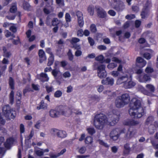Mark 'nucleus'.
Here are the masks:
<instances>
[{
	"label": "nucleus",
	"mask_w": 158,
	"mask_h": 158,
	"mask_svg": "<svg viewBox=\"0 0 158 158\" xmlns=\"http://www.w3.org/2000/svg\"><path fill=\"white\" fill-rule=\"evenodd\" d=\"M68 55L69 57V60H72L73 58V56L70 50L69 51Z\"/></svg>",
	"instance_id": "nucleus-58"
},
{
	"label": "nucleus",
	"mask_w": 158,
	"mask_h": 158,
	"mask_svg": "<svg viewBox=\"0 0 158 158\" xmlns=\"http://www.w3.org/2000/svg\"><path fill=\"white\" fill-rule=\"evenodd\" d=\"M62 94V92L60 90H58L56 91L54 94V96L56 98L60 97Z\"/></svg>",
	"instance_id": "nucleus-46"
},
{
	"label": "nucleus",
	"mask_w": 158,
	"mask_h": 158,
	"mask_svg": "<svg viewBox=\"0 0 158 158\" xmlns=\"http://www.w3.org/2000/svg\"><path fill=\"white\" fill-rule=\"evenodd\" d=\"M60 21L57 18H54L52 21V24L53 26H57L60 23Z\"/></svg>",
	"instance_id": "nucleus-36"
},
{
	"label": "nucleus",
	"mask_w": 158,
	"mask_h": 158,
	"mask_svg": "<svg viewBox=\"0 0 158 158\" xmlns=\"http://www.w3.org/2000/svg\"><path fill=\"white\" fill-rule=\"evenodd\" d=\"M153 126L151 125L149 128V132L150 134H152L154 132V130L156 129V128L158 127V123L156 122L155 123V128L153 130H151L152 128V127Z\"/></svg>",
	"instance_id": "nucleus-29"
},
{
	"label": "nucleus",
	"mask_w": 158,
	"mask_h": 158,
	"mask_svg": "<svg viewBox=\"0 0 158 158\" xmlns=\"http://www.w3.org/2000/svg\"><path fill=\"white\" fill-rule=\"evenodd\" d=\"M111 74L114 77H116L118 76L119 75V72L117 71H113L111 73Z\"/></svg>",
	"instance_id": "nucleus-55"
},
{
	"label": "nucleus",
	"mask_w": 158,
	"mask_h": 158,
	"mask_svg": "<svg viewBox=\"0 0 158 158\" xmlns=\"http://www.w3.org/2000/svg\"><path fill=\"white\" fill-rule=\"evenodd\" d=\"M153 52L152 50L149 49L148 52H145L143 55L144 57L147 60L150 59L151 57V55L153 53Z\"/></svg>",
	"instance_id": "nucleus-23"
},
{
	"label": "nucleus",
	"mask_w": 158,
	"mask_h": 158,
	"mask_svg": "<svg viewBox=\"0 0 158 158\" xmlns=\"http://www.w3.org/2000/svg\"><path fill=\"white\" fill-rule=\"evenodd\" d=\"M90 30L93 32H95L96 31V28L95 25L94 24H91L90 27Z\"/></svg>",
	"instance_id": "nucleus-53"
},
{
	"label": "nucleus",
	"mask_w": 158,
	"mask_h": 158,
	"mask_svg": "<svg viewBox=\"0 0 158 158\" xmlns=\"http://www.w3.org/2000/svg\"><path fill=\"white\" fill-rule=\"evenodd\" d=\"M80 41V40L77 38H73L71 41L72 44H75Z\"/></svg>",
	"instance_id": "nucleus-51"
},
{
	"label": "nucleus",
	"mask_w": 158,
	"mask_h": 158,
	"mask_svg": "<svg viewBox=\"0 0 158 158\" xmlns=\"http://www.w3.org/2000/svg\"><path fill=\"white\" fill-rule=\"evenodd\" d=\"M125 130V129H123L120 132L119 129L118 128L113 130L110 133V136L111 139L115 140L118 138L119 133H124Z\"/></svg>",
	"instance_id": "nucleus-7"
},
{
	"label": "nucleus",
	"mask_w": 158,
	"mask_h": 158,
	"mask_svg": "<svg viewBox=\"0 0 158 158\" xmlns=\"http://www.w3.org/2000/svg\"><path fill=\"white\" fill-rule=\"evenodd\" d=\"M139 122L137 121H135L134 120H127L124 123V125L129 126H135L138 124Z\"/></svg>",
	"instance_id": "nucleus-21"
},
{
	"label": "nucleus",
	"mask_w": 158,
	"mask_h": 158,
	"mask_svg": "<svg viewBox=\"0 0 158 158\" xmlns=\"http://www.w3.org/2000/svg\"><path fill=\"white\" fill-rule=\"evenodd\" d=\"M77 35L78 36H82L84 35L83 30L82 29L79 30L77 32Z\"/></svg>",
	"instance_id": "nucleus-63"
},
{
	"label": "nucleus",
	"mask_w": 158,
	"mask_h": 158,
	"mask_svg": "<svg viewBox=\"0 0 158 158\" xmlns=\"http://www.w3.org/2000/svg\"><path fill=\"white\" fill-rule=\"evenodd\" d=\"M37 78L42 82L47 81L49 80V78L46 74L42 73L37 75Z\"/></svg>",
	"instance_id": "nucleus-16"
},
{
	"label": "nucleus",
	"mask_w": 158,
	"mask_h": 158,
	"mask_svg": "<svg viewBox=\"0 0 158 158\" xmlns=\"http://www.w3.org/2000/svg\"><path fill=\"white\" fill-rule=\"evenodd\" d=\"M98 142L100 145L104 146L108 148L109 147V145L108 144H107L106 143H104L102 140H99L98 141Z\"/></svg>",
	"instance_id": "nucleus-52"
},
{
	"label": "nucleus",
	"mask_w": 158,
	"mask_h": 158,
	"mask_svg": "<svg viewBox=\"0 0 158 158\" xmlns=\"http://www.w3.org/2000/svg\"><path fill=\"white\" fill-rule=\"evenodd\" d=\"M71 75L69 72L66 71L63 74V76L65 78H69L71 77Z\"/></svg>",
	"instance_id": "nucleus-45"
},
{
	"label": "nucleus",
	"mask_w": 158,
	"mask_h": 158,
	"mask_svg": "<svg viewBox=\"0 0 158 158\" xmlns=\"http://www.w3.org/2000/svg\"><path fill=\"white\" fill-rule=\"evenodd\" d=\"M90 135H92L95 132V130L93 128H88L87 129Z\"/></svg>",
	"instance_id": "nucleus-47"
},
{
	"label": "nucleus",
	"mask_w": 158,
	"mask_h": 158,
	"mask_svg": "<svg viewBox=\"0 0 158 158\" xmlns=\"http://www.w3.org/2000/svg\"><path fill=\"white\" fill-rule=\"evenodd\" d=\"M112 61L116 62V63H120L121 61L116 57H113L112 58Z\"/></svg>",
	"instance_id": "nucleus-62"
},
{
	"label": "nucleus",
	"mask_w": 158,
	"mask_h": 158,
	"mask_svg": "<svg viewBox=\"0 0 158 158\" xmlns=\"http://www.w3.org/2000/svg\"><path fill=\"white\" fill-rule=\"evenodd\" d=\"M17 10L16 5L15 3L12 4L10 9V11L11 13H15Z\"/></svg>",
	"instance_id": "nucleus-33"
},
{
	"label": "nucleus",
	"mask_w": 158,
	"mask_h": 158,
	"mask_svg": "<svg viewBox=\"0 0 158 158\" xmlns=\"http://www.w3.org/2000/svg\"><path fill=\"white\" fill-rule=\"evenodd\" d=\"M97 13L99 17L101 18H104L106 15V12L102 8H99L98 9Z\"/></svg>",
	"instance_id": "nucleus-22"
},
{
	"label": "nucleus",
	"mask_w": 158,
	"mask_h": 158,
	"mask_svg": "<svg viewBox=\"0 0 158 158\" xmlns=\"http://www.w3.org/2000/svg\"><path fill=\"white\" fill-rule=\"evenodd\" d=\"M130 114L135 118L141 117L144 114V109L141 106L140 100L136 98H133L130 104Z\"/></svg>",
	"instance_id": "nucleus-1"
},
{
	"label": "nucleus",
	"mask_w": 158,
	"mask_h": 158,
	"mask_svg": "<svg viewBox=\"0 0 158 158\" xmlns=\"http://www.w3.org/2000/svg\"><path fill=\"white\" fill-rule=\"evenodd\" d=\"M46 88L47 92L48 93L52 92L54 90L52 86H46Z\"/></svg>",
	"instance_id": "nucleus-61"
},
{
	"label": "nucleus",
	"mask_w": 158,
	"mask_h": 158,
	"mask_svg": "<svg viewBox=\"0 0 158 158\" xmlns=\"http://www.w3.org/2000/svg\"><path fill=\"white\" fill-rule=\"evenodd\" d=\"M112 121L108 122L106 117L102 114H98L95 116L94 120V124L98 129H101L103 126L106 124H109L113 125L117 123L118 120V116L115 114L113 115Z\"/></svg>",
	"instance_id": "nucleus-2"
},
{
	"label": "nucleus",
	"mask_w": 158,
	"mask_h": 158,
	"mask_svg": "<svg viewBox=\"0 0 158 158\" xmlns=\"http://www.w3.org/2000/svg\"><path fill=\"white\" fill-rule=\"evenodd\" d=\"M137 79L139 81L142 82H148L151 80L150 76L146 74H144L143 76H137Z\"/></svg>",
	"instance_id": "nucleus-10"
},
{
	"label": "nucleus",
	"mask_w": 158,
	"mask_h": 158,
	"mask_svg": "<svg viewBox=\"0 0 158 158\" xmlns=\"http://www.w3.org/2000/svg\"><path fill=\"white\" fill-rule=\"evenodd\" d=\"M51 133L54 135H56L59 138H63L66 137L67 134L65 131L59 130L57 129H52L51 130Z\"/></svg>",
	"instance_id": "nucleus-6"
},
{
	"label": "nucleus",
	"mask_w": 158,
	"mask_h": 158,
	"mask_svg": "<svg viewBox=\"0 0 158 158\" xmlns=\"http://www.w3.org/2000/svg\"><path fill=\"white\" fill-rule=\"evenodd\" d=\"M115 104L117 107L120 108L123 107L124 104L122 102L120 97H118L115 101Z\"/></svg>",
	"instance_id": "nucleus-20"
},
{
	"label": "nucleus",
	"mask_w": 158,
	"mask_h": 158,
	"mask_svg": "<svg viewBox=\"0 0 158 158\" xmlns=\"http://www.w3.org/2000/svg\"><path fill=\"white\" fill-rule=\"evenodd\" d=\"M104 59V57L102 55H100L95 58V60L97 61L102 62Z\"/></svg>",
	"instance_id": "nucleus-50"
},
{
	"label": "nucleus",
	"mask_w": 158,
	"mask_h": 158,
	"mask_svg": "<svg viewBox=\"0 0 158 158\" xmlns=\"http://www.w3.org/2000/svg\"><path fill=\"white\" fill-rule=\"evenodd\" d=\"M85 142L86 143H91L93 142V139L90 136H88L85 138Z\"/></svg>",
	"instance_id": "nucleus-38"
},
{
	"label": "nucleus",
	"mask_w": 158,
	"mask_h": 158,
	"mask_svg": "<svg viewBox=\"0 0 158 158\" xmlns=\"http://www.w3.org/2000/svg\"><path fill=\"white\" fill-rule=\"evenodd\" d=\"M117 66V65L113 63H110L109 64L108 66V68L110 69H112L114 68L115 67H116Z\"/></svg>",
	"instance_id": "nucleus-44"
},
{
	"label": "nucleus",
	"mask_w": 158,
	"mask_h": 158,
	"mask_svg": "<svg viewBox=\"0 0 158 158\" xmlns=\"http://www.w3.org/2000/svg\"><path fill=\"white\" fill-rule=\"evenodd\" d=\"M73 112L77 114H81L80 111H77L73 107L70 108H62L58 110H51L49 112L50 115L52 118H56L61 115L68 116Z\"/></svg>",
	"instance_id": "nucleus-3"
},
{
	"label": "nucleus",
	"mask_w": 158,
	"mask_h": 158,
	"mask_svg": "<svg viewBox=\"0 0 158 158\" xmlns=\"http://www.w3.org/2000/svg\"><path fill=\"white\" fill-rule=\"evenodd\" d=\"M135 82L131 81V78H128L127 81L124 83V87L126 88H130L135 85Z\"/></svg>",
	"instance_id": "nucleus-18"
},
{
	"label": "nucleus",
	"mask_w": 158,
	"mask_h": 158,
	"mask_svg": "<svg viewBox=\"0 0 158 158\" xmlns=\"http://www.w3.org/2000/svg\"><path fill=\"white\" fill-rule=\"evenodd\" d=\"M31 87L32 89L35 90H38L39 89V86L37 84H32Z\"/></svg>",
	"instance_id": "nucleus-48"
},
{
	"label": "nucleus",
	"mask_w": 158,
	"mask_h": 158,
	"mask_svg": "<svg viewBox=\"0 0 158 158\" xmlns=\"http://www.w3.org/2000/svg\"><path fill=\"white\" fill-rule=\"evenodd\" d=\"M56 3L60 6H63L64 5V1L62 0H56Z\"/></svg>",
	"instance_id": "nucleus-57"
},
{
	"label": "nucleus",
	"mask_w": 158,
	"mask_h": 158,
	"mask_svg": "<svg viewBox=\"0 0 158 158\" xmlns=\"http://www.w3.org/2000/svg\"><path fill=\"white\" fill-rule=\"evenodd\" d=\"M35 153L36 154L39 156H42L44 154L43 149H39L35 150Z\"/></svg>",
	"instance_id": "nucleus-30"
},
{
	"label": "nucleus",
	"mask_w": 158,
	"mask_h": 158,
	"mask_svg": "<svg viewBox=\"0 0 158 158\" xmlns=\"http://www.w3.org/2000/svg\"><path fill=\"white\" fill-rule=\"evenodd\" d=\"M48 60V65L50 66L53 63L54 60V56H49Z\"/></svg>",
	"instance_id": "nucleus-37"
},
{
	"label": "nucleus",
	"mask_w": 158,
	"mask_h": 158,
	"mask_svg": "<svg viewBox=\"0 0 158 158\" xmlns=\"http://www.w3.org/2000/svg\"><path fill=\"white\" fill-rule=\"evenodd\" d=\"M139 67H137L136 66L135 68V73L138 75H139L141 74L143 72V69H142V68H139Z\"/></svg>",
	"instance_id": "nucleus-32"
},
{
	"label": "nucleus",
	"mask_w": 158,
	"mask_h": 158,
	"mask_svg": "<svg viewBox=\"0 0 158 158\" xmlns=\"http://www.w3.org/2000/svg\"><path fill=\"white\" fill-rule=\"evenodd\" d=\"M125 150L124 151V153L125 154H127L129 152L130 148L129 144H126L124 146Z\"/></svg>",
	"instance_id": "nucleus-39"
},
{
	"label": "nucleus",
	"mask_w": 158,
	"mask_h": 158,
	"mask_svg": "<svg viewBox=\"0 0 158 158\" xmlns=\"http://www.w3.org/2000/svg\"><path fill=\"white\" fill-rule=\"evenodd\" d=\"M34 131L33 129L31 131L30 134L26 138V139L28 140L30 139L34 135Z\"/></svg>",
	"instance_id": "nucleus-56"
},
{
	"label": "nucleus",
	"mask_w": 158,
	"mask_h": 158,
	"mask_svg": "<svg viewBox=\"0 0 158 158\" xmlns=\"http://www.w3.org/2000/svg\"><path fill=\"white\" fill-rule=\"evenodd\" d=\"M128 80V76L127 74H126L125 75L123 76L118 79L117 81V84L118 85H120L123 83L124 86V83H125Z\"/></svg>",
	"instance_id": "nucleus-12"
},
{
	"label": "nucleus",
	"mask_w": 158,
	"mask_h": 158,
	"mask_svg": "<svg viewBox=\"0 0 158 158\" xmlns=\"http://www.w3.org/2000/svg\"><path fill=\"white\" fill-rule=\"evenodd\" d=\"M76 14L77 17L78 24L81 27H82L84 24L83 14L81 12L79 11L77 12Z\"/></svg>",
	"instance_id": "nucleus-11"
},
{
	"label": "nucleus",
	"mask_w": 158,
	"mask_h": 158,
	"mask_svg": "<svg viewBox=\"0 0 158 158\" xmlns=\"http://www.w3.org/2000/svg\"><path fill=\"white\" fill-rule=\"evenodd\" d=\"M20 131L21 133H23L25 131L24 126L23 124H21L20 126Z\"/></svg>",
	"instance_id": "nucleus-59"
},
{
	"label": "nucleus",
	"mask_w": 158,
	"mask_h": 158,
	"mask_svg": "<svg viewBox=\"0 0 158 158\" xmlns=\"http://www.w3.org/2000/svg\"><path fill=\"white\" fill-rule=\"evenodd\" d=\"M94 7L93 6H90L88 8V11L90 15H93L94 13Z\"/></svg>",
	"instance_id": "nucleus-31"
},
{
	"label": "nucleus",
	"mask_w": 158,
	"mask_h": 158,
	"mask_svg": "<svg viewBox=\"0 0 158 158\" xmlns=\"http://www.w3.org/2000/svg\"><path fill=\"white\" fill-rule=\"evenodd\" d=\"M114 82V79L112 78L108 77L105 80H102V83L103 85H112Z\"/></svg>",
	"instance_id": "nucleus-15"
},
{
	"label": "nucleus",
	"mask_w": 158,
	"mask_h": 158,
	"mask_svg": "<svg viewBox=\"0 0 158 158\" xmlns=\"http://www.w3.org/2000/svg\"><path fill=\"white\" fill-rule=\"evenodd\" d=\"M146 87L147 90L149 92L144 89L143 91V93L144 94L148 95H150L151 94L150 92L153 93L155 91V87L152 85L151 84H147L146 85Z\"/></svg>",
	"instance_id": "nucleus-8"
},
{
	"label": "nucleus",
	"mask_w": 158,
	"mask_h": 158,
	"mask_svg": "<svg viewBox=\"0 0 158 158\" xmlns=\"http://www.w3.org/2000/svg\"><path fill=\"white\" fill-rule=\"evenodd\" d=\"M38 55L40 58V62L42 63L43 61L46 60L47 58L44 51L42 49H40L38 52Z\"/></svg>",
	"instance_id": "nucleus-17"
},
{
	"label": "nucleus",
	"mask_w": 158,
	"mask_h": 158,
	"mask_svg": "<svg viewBox=\"0 0 158 158\" xmlns=\"http://www.w3.org/2000/svg\"><path fill=\"white\" fill-rule=\"evenodd\" d=\"M52 74L55 77H56L57 76L61 75V73L59 70L57 69L56 68H55L54 69L52 70Z\"/></svg>",
	"instance_id": "nucleus-27"
},
{
	"label": "nucleus",
	"mask_w": 158,
	"mask_h": 158,
	"mask_svg": "<svg viewBox=\"0 0 158 158\" xmlns=\"http://www.w3.org/2000/svg\"><path fill=\"white\" fill-rule=\"evenodd\" d=\"M147 3V5H146L145 6L146 8L143 9L141 14V16L142 18H145L148 15V10L147 8L151 6V3L149 1H148Z\"/></svg>",
	"instance_id": "nucleus-13"
},
{
	"label": "nucleus",
	"mask_w": 158,
	"mask_h": 158,
	"mask_svg": "<svg viewBox=\"0 0 158 158\" xmlns=\"http://www.w3.org/2000/svg\"><path fill=\"white\" fill-rule=\"evenodd\" d=\"M4 140V138L3 137H0V157L3 154L4 152V149L1 147V143Z\"/></svg>",
	"instance_id": "nucleus-26"
},
{
	"label": "nucleus",
	"mask_w": 158,
	"mask_h": 158,
	"mask_svg": "<svg viewBox=\"0 0 158 158\" xmlns=\"http://www.w3.org/2000/svg\"><path fill=\"white\" fill-rule=\"evenodd\" d=\"M153 71V69L151 67L148 66L145 69V72L147 73H151Z\"/></svg>",
	"instance_id": "nucleus-42"
},
{
	"label": "nucleus",
	"mask_w": 158,
	"mask_h": 158,
	"mask_svg": "<svg viewBox=\"0 0 158 158\" xmlns=\"http://www.w3.org/2000/svg\"><path fill=\"white\" fill-rule=\"evenodd\" d=\"M135 134V132L134 131H128L127 132V136L128 138H131L133 137Z\"/></svg>",
	"instance_id": "nucleus-41"
},
{
	"label": "nucleus",
	"mask_w": 158,
	"mask_h": 158,
	"mask_svg": "<svg viewBox=\"0 0 158 158\" xmlns=\"http://www.w3.org/2000/svg\"><path fill=\"white\" fill-rule=\"evenodd\" d=\"M86 151V148L85 147H81L79 149V152L81 154L84 153Z\"/></svg>",
	"instance_id": "nucleus-54"
},
{
	"label": "nucleus",
	"mask_w": 158,
	"mask_h": 158,
	"mask_svg": "<svg viewBox=\"0 0 158 158\" xmlns=\"http://www.w3.org/2000/svg\"><path fill=\"white\" fill-rule=\"evenodd\" d=\"M16 98L17 104H19L20 103V101L21 98V94L20 92L18 91L17 92L16 96Z\"/></svg>",
	"instance_id": "nucleus-25"
},
{
	"label": "nucleus",
	"mask_w": 158,
	"mask_h": 158,
	"mask_svg": "<svg viewBox=\"0 0 158 158\" xmlns=\"http://www.w3.org/2000/svg\"><path fill=\"white\" fill-rule=\"evenodd\" d=\"M105 68V66L102 64L99 66L98 68V76L101 79L104 78L107 76V73Z\"/></svg>",
	"instance_id": "nucleus-5"
},
{
	"label": "nucleus",
	"mask_w": 158,
	"mask_h": 158,
	"mask_svg": "<svg viewBox=\"0 0 158 158\" xmlns=\"http://www.w3.org/2000/svg\"><path fill=\"white\" fill-rule=\"evenodd\" d=\"M12 0H3L2 2L3 6H4L7 5Z\"/></svg>",
	"instance_id": "nucleus-60"
},
{
	"label": "nucleus",
	"mask_w": 158,
	"mask_h": 158,
	"mask_svg": "<svg viewBox=\"0 0 158 158\" xmlns=\"http://www.w3.org/2000/svg\"><path fill=\"white\" fill-rule=\"evenodd\" d=\"M9 84L10 88L13 89H14V82L13 79L11 77H10L9 80Z\"/></svg>",
	"instance_id": "nucleus-34"
},
{
	"label": "nucleus",
	"mask_w": 158,
	"mask_h": 158,
	"mask_svg": "<svg viewBox=\"0 0 158 158\" xmlns=\"http://www.w3.org/2000/svg\"><path fill=\"white\" fill-rule=\"evenodd\" d=\"M119 97L125 105L128 104L130 102V97L128 94H124Z\"/></svg>",
	"instance_id": "nucleus-14"
},
{
	"label": "nucleus",
	"mask_w": 158,
	"mask_h": 158,
	"mask_svg": "<svg viewBox=\"0 0 158 158\" xmlns=\"http://www.w3.org/2000/svg\"><path fill=\"white\" fill-rule=\"evenodd\" d=\"M9 99L10 103L13 104L14 101V92L13 90L11 91L10 94Z\"/></svg>",
	"instance_id": "nucleus-35"
},
{
	"label": "nucleus",
	"mask_w": 158,
	"mask_h": 158,
	"mask_svg": "<svg viewBox=\"0 0 158 158\" xmlns=\"http://www.w3.org/2000/svg\"><path fill=\"white\" fill-rule=\"evenodd\" d=\"M147 62L143 58L140 57H138L136 60L135 66L137 67L142 68L145 66Z\"/></svg>",
	"instance_id": "nucleus-9"
},
{
	"label": "nucleus",
	"mask_w": 158,
	"mask_h": 158,
	"mask_svg": "<svg viewBox=\"0 0 158 158\" xmlns=\"http://www.w3.org/2000/svg\"><path fill=\"white\" fill-rule=\"evenodd\" d=\"M48 105L47 103H45L44 101L43 100L40 103L39 106H37V109L38 110L40 109H47V108Z\"/></svg>",
	"instance_id": "nucleus-24"
},
{
	"label": "nucleus",
	"mask_w": 158,
	"mask_h": 158,
	"mask_svg": "<svg viewBox=\"0 0 158 158\" xmlns=\"http://www.w3.org/2000/svg\"><path fill=\"white\" fill-rule=\"evenodd\" d=\"M3 56L6 57H9L11 55V54L10 52L7 51L6 48L4 47L3 48Z\"/></svg>",
	"instance_id": "nucleus-28"
},
{
	"label": "nucleus",
	"mask_w": 158,
	"mask_h": 158,
	"mask_svg": "<svg viewBox=\"0 0 158 158\" xmlns=\"http://www.w3.org/2000/svg\"><path fill=\"white\" fill-rule=\"evenodd\" d=\"M3 115L8 119H14L15 117L16 113L14 111L10 110L9 105H6L3 107L2 113L0 114V123L2 124L5 123V120L2 117Z\"/></svg>",
	"instance_id": "nucleus-4"
},
{
	"label": "nucleus",
	"mask_w": 158,
	"mask_h": 158,
	"mask_svg": "<svg viewBox=\"0 0 158 158\" xmlns=\"http://www.w3.org/2000/svg\"><path fill=\"white\" fill-rule=\"evenodd\" d=\"M23 7L24 9L27 10H30L31 6L27 2H25L23 4Z\"/></svg>",
	"instance_id": "nucleus-40"
},
{
	"label": "nucleus",
	"mask_w": 158,
	"mask_h": 158,
	"mask_svg": "<svg viewBox=\"0 0 158 158\" xmlns=\"http://www.w3.org/2000/svg\"><path fill=\"white\" fill-rule=\"evenodd\" d=\"M14 140L13 138H10L8 139L4 143L5 147L7 148H10L12 145L13 144Z\"/></svg>",
	"instance_id": "nucleus-19"
},
{
	"label": "nucleus",
	"mask_w": 158,
	"mask_h": 158,
	"mask_svg": "<svg viewBox=\"0 0 158 158\" xmlns=\"http://www.w3.org/2000/svg\"><path fill=\"white\" fill-rule=\"evenodd\" d=\"M65 19L67 23L70 22L71 21V17L69 13H66L65 15Z\"/></svg>",
	"instance_id": "nucleus-43"
},
{
	"label": "nucleus",
	"mask_w": 158,
	"mask_h": 158,
	"mask_svg": "<svg viewBox=\"0 0 158 158\" xmlns=\"http://www.w3.org/2000/svg\"><path fill=\"white\" fill-rule=\"evenodd\" d=\"M153 117L151 116L148 117L147 119L146 122V124H148L151 123L153 121Z\"/></svg>",
	"instance_id": "nucleus-49"
},
{
	"label": "nucleus",
	"mask_w": 158,
	"mask_h": 158,
	"mask_svg": "<svg viewBox=\"0 0 158 158\" xmlns=\"http://www.w3.org/2000/svg\"><path fill=\"white\" fill-rule=\"evenodd\" d=\"M104 87L102 85H100L97 87V90L98 92H101L103 90Z\"/></svg>",
	"instance_id": "nucleus-64"
}]
</instances>
